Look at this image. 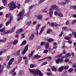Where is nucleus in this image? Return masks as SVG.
<instances>
[{
  "mask_svg": "<svg viewBox=\"0 0 76 76\" xmlns=\"http://www.w3.org/2000/svg\"><path fill=\"white\" fill-rule=\"evenodd\" d=\"M10 10H13L15 9H16L17 5L15 4L14 1H11L8 4Z\"/></svg>",
  "mask_w": 76,
  "mask_h": 76,
  "instance_id": "obj_1",
  "label": "nucleus"
},
{
  "mask_svg": "<svg viewBox=\"0 0 76 76\" xmlns=\"http://www.w3.org/2000/svg\"><path fill=\"white\" fill-rule=\"evenodd\" d=\"M52 9H53V10H55L56 11V12H59L61 11V10L60 8L58 7V6H57L56 5H54L52 6Z\"/></svg>",
  "mask_w": 76,
  "mask_h": 76,
  "instance_id": "obj_2",
  "label": "nucleus"
},
{
  "mask_svg": "<svg viewBox=\"0 0 76 76\" xmlns=\"http://www.w3.org/2000/svg\"><path fill=\"white\" fill-rule=\"evenodd\" d=\"M28 70L31 73V74H33V76H35L34 75H35L36 72L37 73V70H38V69H29Z\"/></svg>",
  "mask_w": 76,
  "mask_h": 76,
  "instance_id": "obj_3",
  "label": "nucleus"
},
{
  "mask_svg": "<svg viewBox=\"0 0 76 76\" xmlns=\"http://www.w3.org/2000/svg\"><path fill=\"white\" fill-rule=\"evenodd\" d=\"M36 72H35V75H34V76H37V75H38L39 76H43V74L41 72V71L37 69V70H36Z\"/></svg>",
  "mask_w": 76,
  "mask_h": 76,
  "instance_id": "obj_4",
  "label": "nucleus"
},
{
  "mask_svg": "<svg viewBox=\"0 0 76 76\" xmlns=\"http://www.w3.org/2000/svg\"><path fill=\"white\" fill-rule=\"evenodd\" d=\"M54 14L55 16H58L59 17H60L61 18L63 17V14L61 12L58 13L57 11H55V12Z\"/></svg>",
  "mask_w": 76,
  "mask_h": 76,
  "instance_id": "obj_5",
  "label": "nucleus"
},
{
  "mask_svg": "<svg viewBox=\"0 0 76 76\" xmlns=\"http://www.w3.org/2000/svg\"><path fill=\"white\" fill-rule=\"evenodd\" d=\"M12 20H13L12 16H10V20H9L8 22H7L5 23L6 26H7L9 25V24L11 23V22Z\"/></svg>",
  "mask_w": 76,
  "mask_h": 76,
  "instance_id": "obj_6",
  "label": "nucleus"
},
{
  "mask_svg": "<svg viewBox=\"0 0 76 76\" xmlns=\"http://www.w3.org/2000/svg\"><path fill=\"white\" fill-rule=\"evenodd\" d=\"M55 61L56 63V64H59V63H62L63 62V59L61 58H58L55 60Z\"/></svg>",
  "mask_w": 76,
  "mask_h": 76,
  "instance_id": "obj_7",
  "label": "nucleus"
},
{
  "mask_svg": "<svg viewBox=\"0 0 76 76\" xmlns=\"http://www.w3.org/2000/svg\"><path fill=\"white\" fill-rule=\"evenodd\" d=\"M28 45H26L25 48L24 49L23 51L22 52V54H25V53H26V51H27V50L28 49Z\"/></svg>",
  "mask_w": 76,
  "mask_h": 76,
  "instance_id": "obj_8",
  "label": "nucleus"
},
{
  "mask_svg": "<svg viewBox=\"0 0 76 76\" xmlns=\"http://www.w3.org/2000/svg\"><path fill=\"white\" fill-rule=\"evenodd\" d=\"M41 26V24H39L37 25L36 27V29L37 32L35 33V34L37 35H38V29H39V28Z\"/></svg>",
  "mask_w": 76,
  "mask_h": 76,
  "instance_id": "obj_9",
  "label": "nucleus"
},
{
  "mask_svg": "<svg viewBox=\"0 0 76 76\" xmlns=\"http://www.w3.org/2000/svg\"><path fill=\"white\" fill-rule=\"evenodd\" d=\"M25 14V10H23L22 11L19 12L18 15L17 16H19V17H21L22 16Z\"/></svg>",
  "mask_w": 76,
  "mask_h": 76,
  "instance_id": "obj_10",
  "label": "nucleus"
},
{
  "mask_svg": "<svg viewBox=\"0 0 76 76\" xmlns=\"http://www.w3.org/2000/svg\"><path fill=\"white\" fill-rule=\"evenodd\" d=\"M53 9H52V8H51L49 10V17L50 18H52V16H53Z\"/></svg>",
  "mask_w": 76,
  "mask_h": 76,
  "instance_id": "obj_11",
  "label": "nucleus"
},
{
  "mask_svg": "<svg viewBox=\"0 0 76 76\" xmlns=\"http://www.w3.org/2000/svg\"><path fill=\"white\" fill-rule=\"evenodd\" d=\"M14 60H15V58H12L8 62V66L11 65L12 64V63H13V61H14Z\"/></svg>",
  "mask_w": 76,
  "mask_h": 76,
  "instance_id": "obj_12",
  "label": "nucleus"
},
{
  "mask_svg": "<svg viewBox=\"0 0 76 76\" xmlns=\"http://www.w3.org/2000/svg\"><path fill=\"white\" fill-rule=\"evenodd\" d=\"M72 34H69V36H70V37H72V35L74 36V37L76 38V32L75 31H72Z\"/></svg>",
  "mask_w": 76,
  "mask_h": 76,
  "instance_id": "obj_13",
  "label": "nucleus"
},
{
  "mask_svg": "<svg viewBox=\"0 0 76 76\" xmlns=\"http://www.w3.org/2000/svg\"><path fill=\"white\" fill-rule=\"evenodd\" d=\"M63 70H64V68H63V67L61 66L60 67L57 69V71L59 72H63Z\"/></svg>",
  "mask_w": 76,
  "mask_h": 76,
  "instance_id": "obj_14",
  "label": "nucleus"
},
{
  "mask_svg": "<svg viewBox=\"0 0 76 76\" xmlns=\"http://www.w3.org/2000/svg\"><path fill=\"white\" fill-rule=\"evenodd\" d=\"M51 69L52 71H53L54 72H56L57 71V69L56 67L55 66H53L51 67Z\"/></svg>",
  "mask_w": 76,
  "mask_h": 76,
  "instance_id": "obj_15",
  "label": "nucleus"
},
{
  "mask_svg": "<svg viewBox=\"0 0 76 76\" xmlns=\"http://www.w3.org/2000/svg\"><path fill=\"white\" fill-rule=\"evenodd\" d=\"M16 25L15 26L11 29L10 31V34H12V32H13V31H14L16 29Z\"/></svg>",
  "mask_w": 76,
  "mask_h": 76,
  "instance_id": "obj_16",
  "label": "nucleus"
},
{
  "mask_svg": "<svg viewBox=\"0 0 76 76\" xmlns=\"http://www.w3.org/2000/svg\"><path fill=\"white\" fill-rule=\"evenodd\" d=\"M41 56L39 55H36L35 56H34V59L35 60V59H36V58H37L38 59L39 58H41Z\"/></svg>",
  "mask_w": 76,
  "mask_h": 76,
  "instance_id": "obj_17",
  "label": "nucleus"
},
{
  "mask_svg": "<svg viewBox=\"0 0 76 76\" xmlns=\"http://www.w3.org/2000/svg\"><path fill=\"white\" fill-rule=\"evenodd\" d=\"M45 45L46 46H45V49H47L48 50L49 48V47H50V45H49V43L48 42L45 43Z\"/></svg>",
  "mask_w": 76,
  "mask_h": 76,
  "instance_id": "obj_18",
  "label": "nucleus"
},
{
  "mask_svg": "<svg viewBox=\"0 0 76 76\" xmlns=\"http://www.w3.org/2000/svg\"><path fill=\"white\" fill-rule=\"evenodd\" d=\"M42 16L41 15H38L37 16V19L39 20H41Z\"/></svg>",
  "mask_w": 76,
  "mask_h": 76,
  "instance_id": "obj_19",
  "label": "nucleus"
},
{
  "mask_svg": "<svg viewBox=\"0 0 76 76\" xmlns=\"http://www.w3.org/2000/svg\"><path fill=\"white\" fill-rule=\"evenodd\" d=\"M71 56V54L70 53H66L65 55V56H62V58H64V57H70V56Z\"/></svg>",
  "mask_w": 76,
  "mask_h": 76,
  "instance_id": "obj_20",
  "label": "nucleus"
},
{
  "mask_svg": "<svg viewBox=\"0 0 76 76\" xmlns=\"http://www.w3.org/2000/svg\"><path fill=\"white\" fill-rule=\"evenodd\" d=\"M22 31H23V29L21 28L18 30L17 33H16V34H20L21 32H22Z\"/></svg>",
  "mask_w": 76,
  "mask_h": 76,
  "instance_id": "obj_21",
  "label": "nucleus"
},
{
  "mask_svg": "<svg viewBox=\"0 0 76 76\" xmlns=\"http://www.w3.org/2000/svg\"><path fill=\"white\" fill-rule=\"evenodd\" d=\"M47 41H48V42H51L52 41H53V42L54 41V39H53L51 38L47 39Z\"/></svg>",
  "mask_w": 76,
  "mask_h": 76,
  "instance_id": "obj_22",
  "label": "nucleus"
},
{
  "mask_svg": "<svg viewBox=\"0 0 76 76\" xmlns=\"http://www.w3.org/2000/svg\"><path fill=\"white\" fill-rule=\"evenodd\" d=\"M58 4L59 5H61V6H64L66 4V3L64 2H61L58 3Z\"/></svg>",
  "mask_w": 76,
  "mask_h": 76,
  "instance_id": "obj_23",
  "label": "nucleus"
},
{
  "mask_svg": "<svg viewBox=\"0 0 76 76\" xmlns=\"http://www.w3.org/2000/svg\"><path fill=\"white\" fill-rule=\"evenodd\" d=\"M46 27V26H44L42 27V28H41V29L40 30V33H42V32L44 31V30Z\"/></svg>",
  "mask_w": 76,
  "mask_h": 76,
  "instance_id": "obj_24",
  "label": "nucleus"
},
{
  "mask_svg": "<svg viewBox=\"0 0 76 76\" xmlns=\"http://www.w3.org/2000/svg\"><path fill=\"white\" fill-rule=\"evenodd\" d=\"M18 42V40H15L13 42L12 44L13 45H16Z\"/></svg>",
  "mask_w": 76,
  "mask_h": 76,
  "instance_id": "obj_25",
  "label": "nucleus"
},
{
  "mask_svg": "<svg viewBox=\"0 0 76 76\" xmlns=\"http://www.w3.org/2000/svg\"><path fill=\"white\" fill-rule=\"evenodd\" d=\"M26 40L23 41L21 44L20 45V46H22L23 45H24L26 44Z\"/></svg>",
  "mask_w": 76,
  "mask_h": 76,
  "instance_id": "obj_26",
  "label": "nucleus"
},
{
  "mask_svg": "<svg viewBox=\"0 0 76 76\" xmlns=\"http://www.w3.org/2000/svg\"><path fill=\"white\" fill-rule=\"evenodd\" d=\"M3 3L4 4V6H6L7 5V0H3Z\"/></svg>",
  "mask_w": 76,
  "mask_h": 76,
  "instance_id": "obj_27",
  "label": "nucleus"
},
{
  "mask_svg": "<svg viewBox=\"0 0 76 76\" xmlns=\"http://www.w3.org/2000/svg\"><path fill=\"white\" fill-rule=\"evenodd\" d=\"M6 39H7L6 38H4L3 40L1 39L0 40V42H4L6 41Z\"/></svg>",
  "mask_w": 76,
  "mask_h": 76,
  "instance_id": "obj_28",
  "label": "nucleus"
},
{
  "mask_svg": "<svg viewBox=\"0 0 76 76\" xmlns=\"http://www.w3.org/2000/svg\"><path fill=\"white\" fill-rule=\"evenodd\" d=\"M74 70V69L73 68H71L68 70V73H71L72 72H73Z\"/></svg>",
  "mask_w": 76,
  "mask_h": 76,
  "instance_id": "obj_29",
  "label": "nucleus"
},
{
  "mask_svg": "<svg viewBox=\"0 0 76 76\" xmlns=\"http://www.w3.org/2000/svg\"><path fill=\"white\" fill-rule=\"evenodd\" d=\"M53 32V30H51V29H48V30L47 32V34H50V32Z\"/></svg>",
  "mask_w": 76,
  "mask_h": 76,
  "instance_id": "obj_30",
  "label": "nucleus"
},
{
  "mask_svg": "<svg viewBox=\"0 0 76 76\" xmlns=\"http://www.w3.org/2000/svg\"><path fill=\"white\" fill-rule=\"evenodd\" d=\"M30 66L31 68H33V67H35L36 66L35 64H31Z\"/></svg>",
  "mask_w": 76,
  "mask_h": 76,
  "instance_id": "obj_31",
  "label": "nucleus"
},
{
  "mask_svg": "<svg viewBox=\"0 0 76 76\" xmlns=\"http://www.w3.org/2000/svg\"><path fill=\"white\" fill-rule=\"evenodd\" d=\"M62 55H63V54L62 53H61V54H60V55H56V56H55V58H59V57H61V56H62Z\"/></svg>",
  "mask_w": 76,
  "mask_h": 76,
  "instance_id": "obj_32",
  "label": "nucleus"
},
{
  "mask_svg": "<svg viewBox=\"0 0 76 76\" xmlns=\"http://www.w3.org/2000/svg\"><path fill=\"white\" fill-rule=\"evenodd\" d=\"M10 15H11V13H8V14H6V15L5 17L7 18H9V17L10 16Z\"/></svg>",
  "mask_w": 76,
  "mask_h": 76,
  "instance_id": "obj_33",
  "label": "nucleus"
},
{
  "mask_svg": "<svg viewBox=\"0 0 76 76\" xmlns=\"http://www.w3.org/2000/svg\"><path fill=\"white\" fill-rule=\"evenodd\" d=\"M21 50H18L16 52V54L17 56H19L20 55V52Z\"/></svg>",
  "mask_w": 76,
  "mask_h": 76,
  "instance_id": "obj_34",
  "label": "nucleus"
},
{
  "mask_svg": "<svg viewBox=\"0 0 76 76\" xmlns=\"http://www.w3.org/2000/svg\"><path fill=\"white\" fill-rule=\"evenodd\" d=\"M70 9H76V6L74 5L71 6L70 7Z\"/></svg>",
  "mask_w": 76,
  "mask_h": 76,
  "instance_id": "obj_35",
  "label": "nucleus"
},
{
  "mask_svg": "<svg viewBox=\"0 0 76 76\" xmlns=\"http://www.w3.org/2000/svg\"><path fill=\"white\" fill-rule=\"evenodd\" d=\"M55 25V23H52L49 24V26H51L52 27H54V26Z\"/></svg>",
  "mask_w": 76,
  "mask_h": 76,
  "instance_id": "obj_36",
  "label": "nucleus"
},
{
  "mask_svg": "<svg viewBox=\"0 0 76 76\" xmlns=\"http://www.w3.org/2000/svg\"><path fill=\"white\" fill-rule=\"evenodd\" d=\"M34 53V51H32L30 54L29 55V57H32V56H33V54Z\"/></svg>",
  "mask_w": 76,
  "mask_h": 76,
  "instance_id": "obj_37",
  "label": "nucleus"
},
{
  "mask_svg": "<svg viewBox=\"0 0 76 76\" xmlns=\"http://www.w3.org/2000/svg\"><path fill=\"white\" fill-rule=\"evenodd\" d=\"M22 73H23V71L22 70L19 72V75L20 76H21Z\"/></svg>",
  "mask_w": 76,
  "mask_h": 76,
  "instance_id": "obj_38",
  "label": "nucleus"
},
{
  "mask_svg": "<svg viewBox=\"0 0 76 76\" xmlns=\"http://www.w3.org/2000/svg\"><path fill=\"white\" fill-rule=\"evenodd\" d=\"M31 23H32L31 21H29L26 23V25H27V26H29L31 24Z\"/></svg>",
  "mask_w": 76,
  "mask_h": 76,
  "instance_id": "obj_39",
  "label": "nucleus"
},
{
  "mask_svg": "<svg viewBox=\"0 0 76 76\" xmlns=\"http://www.w3.org/2000/svg\"><path fill=\"white\" fill-rule=\"evenodd\" d=\"M64 38L66 40H70V37H65Z\"/></svg>",
  "mask_w": 76,
  "mask_h": 76,
  "instance_id": "obj_40",
  "label": "nucleus"
},
{
  "mask_svg": "<svg viewBox=\"0 0 76 76\" xmlns=\"http://www.w3.org/2000/svg\"><path fill=\"white\" fill-rule=\"evenodd\" d=\"M73 68H75L76 67V63H73L72 65Z\"/></svg>",
  "mask_w": 76,
  "mask_h": 76,
  "instance_id": "obj_41",
  "label": "nucleus"
},
{
  "mask_svg": "<svg viewBox=\"0 0 76 76\" xmlns=\"http://www.w3.org/2000/svg\"><path fill=\"white\" fill-rule=\"evenodd\" d=\"M63 67L64 68V69L67 70L69 69V66L66 65V66H64Z\"/></svg>",
  "mask_w": 76,
  "mask_h": 76,
  "instance_id": "obj_42",
  "label": "nucleus"
},
{
  "mask_svg": "<svg viewBox=\"0 0 76 76\" xmlns=\"http://www.w3.org/2000/svg\"><path fill=\"white\" fill-rule=\"evenodd\" d=\"M15 68H14L10 71V73H13L15 70Z\"/></svg>",
  "mask_w": 76,
  "mask_h": 76,
  "instance_id": "obj_43",
  "label": "nucleus"
},
{
  "mask_svg": "<svg viewBox=\"0 0 76 76\" xmlns=\"http://www.w3.org/2000/svg\"><path fill=\"white\" fill-rule=\"evenodd\" d=\"M22 57L20 58L18 60V63H20V61H22Z\"/></svg>",
  "mask_w": 76,
  "mask_h": 76,
  "instance_id": "obj_44",
  "label": "nucleus"
},
{
  "mask_svg": "<svg viewBox=\"0 0 76 76\" xmlns=\"http://www.w3.org/2000/svg\"><path fill=\"white\" fill-rule=\"evenodd\" d=\"M45 0H40L39 2L38 3V4H41V3H43V2H44V1H45Z\"/></svg>",
  "mask_w": 76,
  "mask_h": 76,
  "instance_id": "obj_45",
  "label": "nucleus"
},
{
  "mask_svg": "<svg viewBox=\"0 0 76 76\" xmlns=\"http://www.w3.org/2000/svg\"><path fill=\"white\" fill-rule=\"evenodd\" d=\"M48 50H47L45 49L43 51V53L45 54H46V53H48Z\"/></svg>",
  "mask_w": 76,
  "mask_h": 76,
  "instance_id": "obj_46",
  "label": "nucleus"
},
{
  "mask_svg": "<svg viewBox=\"0 0 76 76\" xmlns=\"http://www.w3.org/2000/svg\"><path fill=\"white\" fill-rule=\"evenodd\" d=\"M10 56H7L6 61H9L10 60Z\"/></svg>",
  "mask_w": 76,
  "mask_h": 76,
  "instance_id": "obj_47",
  "label": "nucleus"
},
{
  "mask_svg": "<svg viewBox=\"0 0 76 76\" xmlns=\"http://www.w3.org/2000/svg\"><path fill=\"white\" fill-rule=\"evenodd\" d=\"M48 63V62L47 61H46L45 62H44V63H42L41 64V66H43L44 65H45V64H47Z\"/></svg>",
  "mask_w": 76,
  "mask_h": 76,
  "instance_id": "obj_48",
  "label": "nucleus"
},
{
  "mask_svg": "<svg viewBox=\"0 0 76 76\" xmlns=\"http://www.w3.org/2000/svg\"><path fill=\"white\" fill-rule=\"evenodd\" d=\"M76 22V19L73 20V22L72 23V25H73Z\"/></svg>",
  "mask_w": 76,
  "mask_h": 76,
  "instance_id": "obj_49",
  "label": "nucleus"
},
{
  "mask_svg": "<svg viewBox=\"0 0 76 76\" xmlns=\"http://www.w3.org/2000/svg\"><path fill=\"white\" fill-rule=\"evenodd\" d=\"M45 59H49L50 60H51V59H52V58L51 57H45Z\"/></svg>",
  "mask_w": 76,
  "mask_h": 76,
  "instance_id": "obj_50",
  "label": "nucleus"
},
{
  "mask_svg": "<svg viewBox=\"0 0 76 76\" xmlns=\"http://www.w3.org/2000/svg\"><path fill=\"white\" fill-rule=\"evenodd\" d=\"M17 8L18 9H19L20 8V4H19L17 5Z\"/></svg>",
  "mask_w": 76,
  "mask_h": 76,
  "instance_id": "obj_51",
  "label": "nucleus"
},
{
  "mask_svg": "<svg viewBox=\"0 0 76 76\" xmlns=\"http://www.w3.org/2000/svg\"><path fill=\"white\" fill-rule=\"evenodd\" d=\"M34 5H33L30 6V7L29 8V10H31L32 8L34 6Z\"/></svg>",
  "mask_w": 76,
  "mask_h": 76,
  "instance_id": "obj_52",
  "label": "nucleus"
},
{
  "mask_svg": "<svg viewBox=\"0 0 76 76\" xmlns=\"http://www.w3.org/2000/svg\"><path fill=\"white\" fill-rule=\"evenodd\" d=\"M64 61L65 62L67 63L68 61H69V59H68L67 58H66L65 59Z\"/></svg>",
  "mask_w": 76,
  "mask_h": 76,
  "instance_id": "obj_53",
  "label": "nucleus"
},
{
  "mask_svg": "<svg viewBox=\"0 0 76 76\" xmlns=\"http://www.w3.org/2000/svg\"><path fill=\"white\" fill-rule=\"evenodd\" d=\"M69 21H67V22H66V26H68V25H69Z\"/></svg>",
  "mask_w": 76,
  "mask_h": 76,
  "instance_id": "obj_54",
  "label": "nucleus"
},
{
  "mask_svg": "<svg viewBox=\"0 0 76 76\" xmlns=\"http://www.w3.org/2000/svg\"><path fill=\"white\" fill-rule=\"evenodd\" d=\"M29 40H30L31 41V40H33L34 39V37H32L31 36L29 38Z\"/></svg>",
  "mask_w": 76,
  "mask_h": 76,
  "instance_id": "obj_55",
  "label": "nucleus"
},
{
  "mask_svg": "<svg viewBox=\"0 0 76 76\" xmlns=\"http://www.w3.org/2000/svg\"><path fill=\"white\" fill-rule=\"evenodd\" d=\"M4 31H5L4 28H1V29H0V32H4Z\"/></svg>",
  "mask_w": 76,
  "mask_h": 76,
  "instance_id": "obj_56",
  "label": "nucleus"
},
{
  "mask_svg": "<svg viewBox=\"0 0 76 76\" xmlns=\"http://www.w3.org/2000/svg\"><path fill=\"white\" fill-rule=\"evenodd\" d=\"M66 28H67L66 27H62V31H65V29H66Z\"/></svg>",
  "mask_w": 76,
  "mask_h": 76,
  "instance_id": "obj_57",
  "label": "nucleus"
},
{
  "mask_svg": "<svg viewBox=\"0 0 76 76\" xmlns=\"http://www.w3.org/2000/svg\"><path fill=\"white\" fill-rule=\"evenodd\" d=\"M29 16V13L28 12L26 15V17L27 18H28Z\"/></svg>",
  "mask_w": 76,
  "mask_h": 76,
  "instance_id": "obj_58",
  "label": "nucleus"
},
{
  "mask_svg": "<svg viewBox=\"0 0 76 76\" xmlns=\"http://www.w3.org/2000/svg\"><path fill=\"white\" fill-rule=\"evenodd\" d=\"M12 44H13V42H11L8 43V45L10 46L12 45Z\"/></svg>",
  "mask_w": 76,
  "mask_h": 76,
  "instance_id": "obj_59",
  "label": "nucleus"
},
{
  "mask_svg": "<svg viewBox=\"0 0 76 76\" xmlns=\"http://www.w3.org/2000/svg\"><path fill=\"white\" fill-rule=\"evenodd\" d=\"M44 44H45V42H41L40 43V45H44Z\"/></svg>",
  "mask_w": 76,
  "mask_h": 76,
  "instance_id": "obj_60",
  "label": "nucleus"
},
{
  "mask_svg": "<svg viewBox=\"0 0 76 76\" xmlns=\"http://www.w3.org/2000/svg\"><path fill=\"white\" fill-rule=\"evenodd\" d=\"M30 1H31V0H26L25 3H29V2Z\"/></svg>",
  "mask_w": 76,
  "mask_h": 76,
  "instance_id": "obj_61",
  "label": "nucleus"
},
{
  "mask_svg": "<svg viewBox=\"0 0 76 76\" xmlns=\"http://www.w3.org/2000/svg\"><path fill=\"white\" fill-rule=\"evenodd\" d=\"M68 43H69V44H72V41H71V40H68L67 42Z\"/></svg>",
  "mask_w": 76,
  "mask_h": 76,
  "instance_id": "obj_62",
  "label": "nucleus"
},
{
  "mask_svg": "<svg viewBox=\"0 0 76 76\" xmlns=\"http://www.w3.org/2000/svg\"><path fill=\"white\" fill-rule=\"evenodd\" d=\"M23 60H28V58L27 57H25V56L23 57Z\"/></svg>",
  "mask_w": 76,
  "mask_h": 76,
  "instance_id": "obj_63",
  "label": "nucleus"
},
{
  "mask_svg": "<svg viewBox=\"0 0 76 76\" xmlns=\"http://www.w3.org/2000/svg\"><path fill=\"white\" fill-rule=\"evenodd\" d=\"M67 71L66 70H64L63 73V75H66V73H67Z\"/></svg>",
  "mask_w": 76,
  "mask_h": 76,
  "instance_id": "obj_64",
  "label": "nucleus"
}]
</instances>
